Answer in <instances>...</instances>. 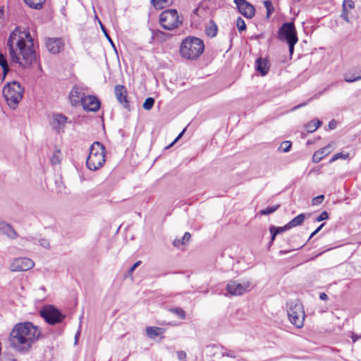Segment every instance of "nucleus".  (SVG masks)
Listing matches in <instances>:
<instances>
[{
    "mask_svg": "<svg viewBox=\"0 0 361 361\" xmlns=\"http://www.w3.org/2000/svg\"><path fill=\"white\" fill-rule=\"evenodd\" d=\"M7 47L12 61L22 67H28L36 60L33 41L26 30L16 28L8 39Z\"/></svg>",
    "mask_w": 361,
    "mask_h": 361,
    "instance_id": "nucleus-1",
    "label": "nucleus"
},
{
    "mask_svg": "<svg viewBox=\"0 0 361 361\" xmlns=\"http://www.w3.org/2000/svg\"><path fill=\"white\" fill-rule=\"evenodd\" d=\"M43 338L39 327L31 322H19L14 325L7 338L10 348L22 355L30 353L32 345Z\"/></svg>",
    "mask_w": 361,
    "mask_h": 361,
    "instance_id": "nucleus-2",
    "label": "nucleus"
},
{
    "mask_svg": "<svg viewBox=\"0 0 361 361\" xmlns=\"http://www.w3.org/2000/svg\"><path fill=\"white\" fill-rule=\"evenodd\" d=\"M204 44L203 41L195 37L185 38L180 47V56L189 60H195L203 53Z\"/></svg>",
    "mask_w": 361,
    "mask_h": 361,
    "instance_id": "nucleus-3",
    "label": "nucleus"
},
{
    "mask_svg": "<svg viewBox=\"0 0 361 361\" xmlns=\"http://www.w3.org/2000/svg\"><path fill=\"white\" fill-rule=\"evenodd\" d=\"M105 148L99 142H94L90 148L89 156L87 158L86 164L91 171L100 169L105 163Z\"/></svg>",
    "mask_w": 361,
    "mask_h": 361,
    "instance_id": "nucleus-4",
    "label": "nucleus"
},
{
    "mask_svg": "<svg viewBox=\"0 0 361 361\" xmlns=\"http://www.w3.org/2000/svg\"><path fill=\"white\" fill-rule=\"evenodd\" d=\"M24 87L17 81L8 82L3 89V95L8 105L13 109L22 99Z\"/></svg>",
    "mask_w": 361,
    "mask_h": 361,
    "instance_id": "nucleus-5",
    "label": "nucleus"
},
{
    "mask_svg": "<svg viewBox=\"0 0 361 361\" xmlns=\"http://www.w3.org/2000/svg\"><path fill=\"white\" fill-rule=\"evenodd\" d=\"M286 308L290 322L297 328H302L305 317L302 302L299 300H289L286 302Z\"/></svg>",
    "mask_w": 361,
    "mask_h": 361,
    "instance_id": "nucleus-6",
    "label": "nucleus"
},
{
    "mask_svg": "<svg viewBox=\"0 0 361 361\" xmlns=\"http://www.w3.org/2000/svg\"><path fill=\"white\" fill-rule=\"evenodd\" d=\"M39 313L44 322L51 326L61 324L66 318V314L54 305L43 306Z\"/></svg>",
    "mask_w": 361,
    "mask_h": 361,
    "instance_id": "nucleus-7",
    "label": "nucleus"
},
{
    "mask_svg": "<svg viewBox=\"0 0 361 361\" xmlns=\"http://www.w3.org/2000/svg\"><path fill=\"white\" fill-rule=\"evenodd\" d=\"M183 23L182 18L176 9H167L159 16V23L166 30L178 28Z\"/></svg>",
    "mask_w": 361,
    "mask_h": 361,
    "instance_id": "nucleus-8",
    "label": "nucleus"
},
{
    "mask_svg": "<svg viewBox=\"0 0 361 361\" xmlns=\"http://www.w3.org/2000/svg\"><path fill=\"white\" fill-rule=\"evenodd\" d=\"M250 283L249 281H243L240 283L237 281H229L226 286V294L231 296L241 295L245 292L250 290Z\"/></svg>",
    "mask_w": 361,
    "mask_h": 361,
    "instance_id": "nucleus-9",
    "label": "nucleus"
},
{
    "mask_svg": "<svg viewBox=\"0 0 361 361\" xmlns=\"http://www.w3.org/2000/svg\"><path fill=\"white\" fill-rule=\"evenodd\" d=\"M278 37L280 40L286 42L298 41L297 32L293 23H286L282 25L278 32Z\"/></svg>",
    "mask_w": 361,
    "mask_h": 361,
    "instance_id": "nucleus-10",
    "label": "nucleus"
},
{
    "mask_svg": "<svg viewBox=\"0 0 361 361\" xmlns=\"http://www.w3.org/2000/svg\"><path fill=\"white\" fill-rule=\"evenodd\" d=\"M35 266L34 262L27 257H19L15 259L10 265L11 271H25Z\"/></svg>",
    "mask_w": 361,
    "mask_h": 361,
    "instance_id": "nucleus-11",
    "label": "nucleus"
},
{
    "mask_svg": "<svg viewBox=\"0 0 361 361\" xmlns=\"http://www.w3.org/2000/svg\"><path fill=\"white\" fill-rule=\"evenodd\" d=\"M240 13L247 18H252L255 13L254 6L245 0L234 1Z\"/></svg>",
    "mask_w": 361,
    "mask_h": 361,
    "instance_id": "nucleus-12",
    "label": "nucleus"
},
{
    "mask_svg": "<svg viewBox=\"0 0 361 361\" xmlns=\"http://www.w3.org/2000/svg\"><path fill=\"white\" fill-rule=\"evenodd\" d=\"M46 47L49 52L56 54L64 49V42L61 38H48L46 40Z\"/></svg>",
    "mask_w": 361,
    "mask_h": 361,
    "instance_id": "nucleus-13",
    "label": "nucleus"
},
{
    "mask_svg": "<svg viewBox=\"0 0 361 361\" xmlns=\"http://www.w3.org/2000/svg\"><path fill=\"white\" fill-rule=\"evenodd\" d=\"M85 111H97L100 107V102L98 99L92 95L85 96L81 103Z\"/></svg>",
    "mask_w": 361,
    "mask_h": 361,
    "instance_id": "nucleus-14",
    "label": "nucleus"
},
{
    "mask_svg": "<svg viewBox=\"0 0 361 361\" xmlns=\"http://www.w3.org/2000/svg\"><path fill=\"white\" fill-rule=\"evenodd\" d=\"M115 96L120 104L126 109H129V102L127 99V90L125 86L117 85L114 87Z\"/></svg>",
    "mask_w": 361,
    "mask_h": 361,
    "instance_id": "nucleus-15",
    "label": "nucleus"
},
{
    "mask_svg": "<svg viewBox=\"0 0 361 361\" xmlns=\"http://www.w3.org/2000/svg\"><path fill=\"white\" fill-rule=\"evenodd\" d=\"M0 234L12 240L18 237V233L12 225L3 220H0Z\"/></svg>",
    "mask_w": 361,
    "mask_h": 361,
    "instance_id": "nucleus-16",
    "label": "nucleus"
},
{
    "mask_svg": "<svg viewBox=\"0 0 361 361\" xmlns=\"http://www.w3.org/2000/svg\"><path fill=\"white\" fill-rule=\"evenodd\" d=\"M85 97L83 90L78 86H74L69 94L70 101L72 105L74 106L78 105L80 102L82 103V99L85 98Z\"/></svg>",
    "mask_w": 361,
    "mask_h": 361,
    "instance_id": "nucleus-17",
    "label": "nucleus"
},
{
    "mask_svg": "<svg viewBox=\"0 0 361 361\" xmlns=\"http://www.w3.org/2000/svg\"><path fill=\"white\" fill-rule=\"evenodd\" d=\"M334 149V145L329 143L324 147L316 151L312 156V161L314 163H319L323 159L324 157L329 154Z\"/></svg>",
    "mask_w": 361,
    "mask_h": 361,
    "instance_id": "nucleus-18",
    "label": "nucleus"
},
{
    "mask_svg": "<svg viewBox=\"0 0 361 361\" xmlns=\"http://www.w3.org/2000/svg\"><path fill=\"white\" fill-rule=\"evenodd\" d=\"M147 336L154 339L157 336H161V339L164 338V336H161L166 331V329L157 326H147L145 329Z\"/></svg>",
    "mask_w": 361,
    "mask_h": 361,
    "instance_id": "nucleus-19",
    "label": "nucleus"
},
{
    "mask_svg": "<svg viewBox=\"0 0 361 361\" xmlns=\"http://www.w3.org/2000/svg\"><path fill=\"white\" fill-rule=\"evenodd\" d=\"M355 8V3L352 0H344L343 2V11L341 17L347 23H350L349 13Z\"/></svg>",
    "mask_w": 361,
    "mask_h": 361,
    "instance_id": "nucleus-20",
    "label": "nucleus"
},
{
    "mask_svg": "<svg viewBox=\"0 0 361 361\" xmlns=\"http://www.w3.org/2000/svg\"><path fill=\"white\" fill-rule=\"evenodd\" d=\"M67 118L60 114H54L53 116V128L56 130L57 132H60L63 130L65 123H66Z\"/></svg>",
    "mask_w": 361,
    "mask_h": 361,
    "instance_id": "nucleus-21",
    "label": "nucleus"
},
{
    "mask_svg": "<svg viewBox=\"0 0 361 361\" xmlns=\"http://www.w3.org/2000/svg\"><path fill=\"white\" fill-rule=\"evenodd\" d=\"M310 216V214H300L288 223V227H290V228H292L295 226H300L302 224L305 219Z\"/></svg>",
    "mask_w": 361,
    "mask_h": 361,
    "instance_id": "nucleus-22",
    "label": "nucleus"
},
{
    "mask_svg": "<svg viewBox=\"0 0 361 361\" xmlns=\"http://www.w3.org/2000/svg\"><path fill=\"white\" fill-rule=\"evenodd\" d=\"M256 68L262 75H265L269 71L268 61L266 59L262 58L257 59L256 61Z\"/></svg>",
    "mask_w": 361,
    "mask_h": 361,
    "instance_id": "nucleus-23",
    "label": "nucleus"
},
{
    "mask_svg": "<svg viewBox=\"0 0 361 361\" xmlns=\"http://www.w3.org/2000/svg\"><path fill=\"white\" fill-rule=\"evenodd\" d=\"M322 123L318 119L310 121L305 125V129L307 133H313L322 126Z\"/></svg>",
    "mask_w": 361,
    "mask_h": 361,
    "instance_id": "nucleus-24",
    "label": "nucleus"
},
{
    "mask_svg": "<svg viewBox=\"0 0 361 361\" xmlns=\"http://www.w3.org/2000/svg\"><path fill=\"white\" fill-rule=\"evenodd\" d=\"M290 229V227H288V224H286L284 226L281 227H276L274 226H272L270 227L269 231L271 234V240H274L276 235L282 233Z\"/></svg>",
    "mask_w": 361,
    "mask_h": 361,
    "instance_id": "nucleus-25",
    "label": "nucleus"
},
{
    "mask_svg": "<svg viewBox=\"0 0 361 361\" xmlns=\"http://www.w3.org/2000/svg\"><path fill=\"white\" fill-rule=\"evenodd\" d=\"M217 26L214 21L211 20L209 24L207 26L205 32L208 37H214L217 34Z\"/></svg>",
    "mask_w": 361,
    "mask_h": 361,
    "instance_id": "nucleus-26",
    "label": "nucleus"
},
{
    "mask_svg": "<svg viewBox=\"0 0 361 361\" xmlns=\"http://www.w3.org/2000/svg\"><path fill=\"white\" fill-rule=\"evenodd\" d=\"M63 159V154L60 149L54 151L51 157V162L52 164H59Z\"/></svg>",
    "mask_w": 361,
    "mask_h": 361,
    "instance_id": "nucleus-27",
    "label": "nucleus"
},
{
    "mask_svg": "<svg viewBox=\"0 0 361 361\" xmlns=\"http://www.w3.org/2000/svg\"><path fill=\"white\" fill-rule=\"evenodd\" d=\"M46 0H25L26 4L30 8L40 9Z\"/></svg>",
    "mask_w": 361,
    "mask_h": 361,
    "instance_id": "nucleus-28",
    "label": "nucleus"
},
{
    "mask_svg": "<svg viewBox=\"0 0 361 361\" xmlns=\"http://www.w3.org/2000/svg\"><path fill=\"white\" fill-rule=\"evenodd\" d=\"M0 66H1V69H2V80H4L6 75L7 73L9 71V68H8L7 61H6L5 56L1 53H0Z\"/></svg>",
    "mask_w": 361,
    "mask_h": 361,
    "instance_id": "nucleus-29",
    "label": "nucleus"
},
{
    "mask_svg": "<svg viewBox=\"0 0 361 361\" xmlns=\"http://www.w3.org/2000/svg\"><path fill=\"white\" fill-rule=\"evenodd\" d=\"M156 8L161 9L171 4V0H151Z\"/></svg>",
    "mask_w": 361,
    "mask_h": 361,
    "instance_id": "nucleus-30",
    "label": "nucleus"
},
{
    "mask_svg": "<svg viewBox=\"0 0 361 361\" xmlns=\"http://www.w3.org/2000/svg\"><path fill=\"white\" fill-rule=\"evenodd\" d=\"M344 80L347 82H353L355 81L361 80V70H359L353 75H350L349 74H345V77H344Z\"/></svg>",
    "mask_w": 361,
    "mask_h": 361,
    "instance_id": "nucleus-31",
    "label": "nucleus"
},
{
    "mask_svg": "<svg viewBox=\"0 0 361 361\" xmlns=\"http://www.w3.org/2000/svg\"><path fill=\"white\" fill-rule=\"evenodd\" d=\"M349 158H350V154L348 152H345V153L339 152V153H336L331 157V159L329 160V163H333L339 159L345 160Z\"/></svg>",
    "mask_w": 361,
    "mask_h": 361,
    "instance_id": "nucleus-32",
    "label": "nucleus"
},
{
    "mask_svg": "<svg viewBox=\"0 0 361 361\" xmlns=\"http://www.w3.org/2000/svg\"><path fill=\"white\" fill-rule=\"evenodd\" d=\"M292 143L290 141L286 140L281 143L279 150L282 152H288L291 148Z\"/></svg>",
    "mask_w": 361,
    "mask_h": 361,
    "instance_id": "nucleus-33",
    "label": "nucleus"
},
{
    "mask_svg": "<svg viewBox=\"0 0 361 361\" xmlns=\"http://www.w3.org/2000/svg\"><path fill=\"white\" fill-rule=\"evenodd\" d=\"M264 5L267 9V18H269L274 10L273 4L271 1L267 0L264 1Z\"/></svg>",
    "mask_w": 361,
    "mask_h": 361,
    "instance_id": "nucleus-34",
    "label": "nucleus"
},
{
    "mask_svg": "<svg viewBox=\"0 0 361 361\" xmlns=\"http://www.w3.org/2000/svg\"><path fill=\"white\" fill-rule=\"evenodd\" d=\"M142 264L141 260H138L135 262L128 270L127 273L125 274V278L128 276H132L135 270Z\"/></svg>",
    "mask_w": 361,
    "mask_h": 361,
    "instance_id": "nucleus-35",
    "label": "nucleus"
},
{
    "mask_svg": "<svg viewBox=\"0 0 361 361\" xmlns=\"http://www.w3.org/2000/svg\"><path fill=\"white\" fill-rule=\"evenodd\" d=\"M169 310H170V312L178 315L182 319L185 318V312L181 307H178L171 308Z\"/></svg>",
    "mask_w": 361,
    "mask_h": 361,
    "instance_id": "nucleus-36",
    "label": "nucleus"
},
{
    "mask_svg": "<svg viewBox=\"0 0 361 361\" xmlns=\"http://www.w3.org/2000/svg\"><path fill=\"white\" fill-rule=\"evenodd\" d=\"M279 207H280V205L277 204L275 206L267 207L266 209L261 210L260 214L262 215H269V214H272L274 212H276Z\"/></svg>",
    "mask_w": 361,
    "mask_h": 361,
    "instance_id": "nucleus-37",
    "label": "nucleus"
},
{
    "mask_svg": "<svg viewBox=\"0 0 361 361\" xmlns=\"http://www.w3.org/2000/svg\"><path fill=\"white\" fill-rule=\"evenodd\" d=\"M154 104V99L152 97H148L145 100L142 107L145 110H150L153 107Z\"/></svg>",
    "mask_w": 361,
    "mask_h": 361,
    "instance_id": "nucleus-38",
    "label": "nucleus"
},
{
    "mask_svg": "<svg viewBox=\"0 0 361 361\" xmlns=\"http://www.w3.org/2000/svg\"><path fill=\"white\" fill-rule=\"evenodd\" d=\"M236 26L240 32H242V31H244L246 30L245 23L240 17H238L237 18Z\"/></svg>",
    "mask_w": 361,
    "mask_h": 361,
    "instance_id": "nucleus-39",
    "label": "nucleus"
},
{
    "mask_svg": "<svg viewBox=\"0 0 361 361\" xmlns=\"http://www.w3.org/2000/svg\"><path fill=\"white\" fill-rule=\"evenodd\" d=\"M324 199V196L323 195L317 196L312 200V204L314 206L318 205L322 202Z\"/></svg>",
    "mask_w": 361,
    "mask_h": 361,
    "instance_id": "nucleus-40",
    "label": "nucleus"
},
{
    "mask_svg": "<svg viewBox=\"0 0 361 361\" xmlns=\"http://www.w3.org/2000/svg\"><path fill=\"white\" fill-rule=\"evenodd\" d=\"M329 219V214L326 211H324L321 213V214L319 216H318L316 219H315V221H324V220H326Z\"/></svg>",
    "mask_w": 361,
    "mask_h": 361,
    "instance_id": "nucleus-41",
    "label": "nucleus"
},
{
    "mask_svg": "<svg viewBox=\"0 0 361 361\" xmlns=\"http://www.w3.org/2000/svg\"><path fill=\"white\" fill-rule=\"evenodd\" d=\"M191 235L190 233L186 232L183 238H181V244H183L184 246L188 245V242L190 239Z\"/></svg>",
    "mask_w": 361,
    "mask_h": 361,
    "instance_id": "nucleus-42",
    "label": "nucleus"
},
{
    "mask_svg": "<svg viewBox=\"0 0 361 361\" xmlns=\"http://www.w3.org/2000/svg\"><path fill=\"white\" fill-rule=\"evenodd\" d=\"M177 356L180 361H187V354L185 351H177Z\"/></svg>",
    "mask_w": 361,
    "mask_h": 361,
    "instance_id": "nucleus-43",
    "label": "nucleus"
},
{
    "mask_svg": "<svg viewBox=\"0 0 361 361\" xmlns=\"http://www.w3.org/2000/svg\"><path fill=\"white\" fill-rule=\"evenodd\" d=\"M2 361H16L13 355L4 353L2 357Z\"/></svg>",
    "mask_w": 361,
    "mask_h": 361,
    "instance_id": "nucleus-44",
    "label": "nucleus"
},
{
    "mask_svg": "<svg viewBox=\"0 0 361 361\" xmlns=\"http://www.w3.org/2000/svg\"><path fill=\"white\" fill-rule=\"evenodd\" d=\"M186 130V128H184L183 130V131L178 135V137L173 140V142L170 144L168 147H166V149H169L170 148L171 146H173L182 136L184 134V133L185 132Z\"/></svg>",
    "mask_w": 361,
    "mask_h": 361,
    "instance_id": "nucleus-45",
    "label": "nucleus"
},
{
    "mask_svg": "<svg viewBox=\"0 0 361 361\" xmlns=\"http://www.w3.org/2000/svg\"><path fill=\"white\" fill-rule=\"evenodd\" d=\"M298 42V41L296 40H293L290 42H287L289 45V52L290 54H292L293 53V51H294V45Z\"/></svg>",
    "mask_w": 361,
    "mask_h": 361,
    "instance_id": "nucleus-46",
    "label": "nucleus"
},
{
    "mask_svg": "<svg viewBox=\"0 0 361 361\" xmlns=\"http://www.w3.org/2000/svg\"><path fill=\"white\" fill-rule=\"evenodd\" d=\"M223 356H226L232 358H235L236 357L235 353L231 350L224 353Z\"/></svg>",
    "mask_w": 361,
    "mask_h": 361,
    "instance_id": "nucleus-47",
    "label": "nucleus"
},
{
    "mask_svg": "<svg viewBox=\"0 0 361 361\" xmlns=\"http://www.w3.org/2000/svg\"><path fill=\"white\" fill-rule=\"evenodd\" d=\"M40 245L44 248H46L49 246V243L47 240L42 239L40 240Z\"/></svg>",
    "mask_w": 361,
    "mask_h": 361,
    "instance_id": "nucleus-48",
    "label": "nucleus"
},
{
    "mask_svg": "<svg viewBox=\"0 0 361 361\" xmlns=\"http://www.w3.org/2000/svg\"><path fill=\"white\" fill-rule=\"evenodd\" d=\"M319 298L321 300H324V301L327 300L329 299V296L327 295V294H326L324 292L319 293Z\"/></svg>",
    "mask_w": 361,
    "mask_h": 361,
    "instance_id": "nucleus-49",
    "label": "nucleus"
},
{
    "mask_svg": "<svg viewBox=\"0 0 361 361\" xmlns=\"http://www.w3.org/2000/svg\"><path fill=\"white\" fill-rule=\"evenodd\" d=\"M173 245L175 247H179L180 245H183V244H181V240L180 239H175L173 242Z\"/></svg>",
    "mask_w": 361,
    "mask_h": 361,
    "instance_id": "nucleus-50",
    "label": "nucleus"
},
{
    "mask_svg": "<svg viewBox=\"0 0 361 361\" xmlns=\"http://www.w3.org/2000/svg\"><path fill=\"white\" fill-rule=\"evenodd\" d=\"M324 224H322L314 232L312 233L310 238L313 237L314 235H316L324 226Z\"/></svg>",
    "mask_w": 361,
    "mask_h": 361,
    "instance_id": "nucleus-51",
    "label": "nucleus"
},
{
    "mask_svg": "<svg viewBox=\"0 0 361 361\" xmlns=\"http://www.w3.org/2000/svg\"><path fill=\"white\" fill-rule=\"evenodd\" d=\"M336 126V122L335 121H331L329 123V128L331 129H334Z\"/></svg>",
    "mask_w": 361,
    "mask_h": 361,
    "instance_id": "nucleus-52",
    "label": "nucleus"
},
{
    "mask_svg": "<svg viewBox=\"0 0 361 361\" xmlns=\"http://www.w3.org/2000/svg\"><path fill=\"white\" fill-rule=\"evenodd\" d=\"M156 35L157 37H164L166 36V35L164 32H161V31L157 32Z\"/></svg>",
    "mask_w": 361,
    "mask_h": 361,
    "instance_id": "nucleus-53",
    "label": "nucleus"
},
{
    "mask_svg": "<svg viewBox=\"0 0 361 361\" xmlns=\"http://www.w3.org/2000/svg\"><path fill=\"white\" fill-rule=\"evenodd\" d=\"M291 250H280L279 255H283V254H286V253H287V252H290Z\"/></svg>",
    "mask_w": 361,
    "mask_h": 361,
    "instance_id": "nucleus-54",
    "label": "nucleus"
},
{
    "mask_svg": "<svg viewBox=\"0 0 361 361\" xmlns=\"http://www.w3.org/2000/svg\"><path fill=\"white\" fill-rule=\"evenodd\" d=\"M79 335H80V332H79V331H78V332H77V334H75V343H76V342H77V341H78V336H79Z\"/></svg>",
    "mask_w": 361,
    "mask_h": 361,
    "instance_id": "nucleus-55",
    "label": "nucleus"
},
{
    "mask_svg": "<svg viewBox=\"0 0 361 361\" xmlns=\"http://www.w3.org/2000/svg\"><path fill=\"white\" fill-rule=\"evenodd\" d=\"M305 104H305V103H304V104H300V105L296 106L295 107H294V109H298V108H300V107H301V106H305Z\"/></svg>",
    "mask_w": 361,
    "mask_h": 361,
    "instance_id": "nucleus-56",
    "label": "nucleus"
},
{
    "mask_svg": "<svg viewBox=\"0 0 361 361\" xmlns=\"http://www.w3.org/2000/svg\"><path fill=\"white\" fill-rule=\"evenodd\" d=\"M352 338H353V342H355V341H357V340L358 336H352Z\"/></svg>",
    "mask_w": 361,
    "mask_h": 361,
    "instance_id": "nucleus-57",
    "label": "nucleus"
},
{
    "mask_svg": "<svg viewBox=\"0 0 361 361\" xmlns=\"http://www.w3.org/2000/svg\"><path fill=\"white\" fill-rule=\"evenodd\" d=\"M105 35H106L107 39H109V40L112 43V41H111V38L109 37V36L107 35L106 32H105Z\"/></svg>",
    "mask_w": 361,
    "mask_h": 361,
    "instance_id": "nucleus-58",
    "label": "nucleus"
},
{
    "mask_svg": "<svg viewBox=\"0 0 361 361\" xmlns=\"http://www.w3.org/2000/svg\"><path fill=\"white\" fill-rule=\"evenodd\" d=\"M102 29H103V31L105 32V29H104V27H102Z\"/></svg>",
    "mask_w": 361,
    "mask_h": 361,
    "instance_id": "nucleus-59",
    "label": "nucleus"
},
{
    "mask_svg": "<svg viewBox=\"0 0 361 361\" xmlns=\"http://www.w3.org/2000/svg\"><path fill=\"white\" fill-rule=\"evenodd\" d=\"M102 29H103V31L105 32V29H104V27H102Z\"/></svg>",
    "mask_w": 361,
    "mask_h": 361,
    "instance_id": "nucleus-60",
    "label": "nucleus"
}]
</instances>
